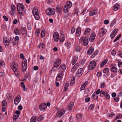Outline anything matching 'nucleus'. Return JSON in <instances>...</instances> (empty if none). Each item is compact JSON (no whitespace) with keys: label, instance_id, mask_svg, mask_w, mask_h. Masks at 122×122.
<instances>
[{"label":"nucleus","instance_id":"14","mask_svg":"<svg viewBox=\"0 0 122 122\" xmlns=\"http://www.w3.org/2000/svg\"><path fill=\"white\" fill-rule=\"evenodd\" d=\"M74 104V103L73 102H71L69 104V105L67 106V109L69 111H71L73 107Z\"/></svg>","mask_w":122,"mask_h":122},{"label":"nucleus","instance_id":"34","mask_svg":"<svg viewBox=\"0 0 122 122\" xmlns=\"http://www.w3.org/2000/svg\"><path fill=\"white\" fill-rule=\"evenodd\" d=\"M69 86V84L68 83H66L65 85L64 88V91H66L68 89Z\"/></svg>","mask_w":122,"mask_h":122},{"label":"nucleus","instance_id":"2","mask_svg":"<svg viewBox=\"0 0 122 122\" xmlns=\"http://www.w3.org/2000/svg\"><path fill=\"white\" fill-rule=\"evenodd\" d=\"M61 60L60 59H58L54 62L53 68L52 69V71H54L56 70V68H57L61 63Z\"/></svg>","mask_w":122,"mask_h":122},{"label":"nucleus","instance_id":"50","mask_svg":"<svg viewBox=\"0 0 122 122\" xmlns=\"http://www.w3.org/2000/svg\"><path fill=\"white\" fill-rule=\"evenodd\" d=\"M2 106H5L7 105V102L5 100H4L3 101L2 103Z\"/></svg>","mask_w":122,"mask_h":122},{"label":"nucleus","instance_id":"13","mask_svg":"<svg viewBox=\"0 0 122 122\" xmlns=\"http://www.w3.org/2000/svg\"><path fill=\"white\" fill-rule=\"evenodd\" d=\"M20 95L18 96L17 97L15 98L14 100V102L15 105H17L20 100Z\"/></svg>","mask_w":122,"mask_h":122},{"label":"nucleus","instance_id":"29","mask_svg":"<svg viewBox=\"0 0 122 122\" xmlns=\"http://www.w3.org/2000/svg\"><path fill=\"white\" fill-rule=\"evenodd\" d=\"M111 70L113 72L115 73L117 71V68L115 67H112L111 68Z\"/></svg>","mask_w":122,"mask_h":122},{"label":"nucleus","instance_id":"55","mask_svg":"<svg viewBox=\"0 0 122 122\" xmlns=\"http://www.w3.org/2000/svg\"><path fill=\"white\" fill-rule=\"evenodd\" d=\"M105 85V83L103 82L100 85V86L101 88H104Z\"/></svg>","mask_w":122,"mask_h":122},{"label":"nucleus","instance_id":"8","mask_svg":"<svg viewBox=\"0 0 122 122\" xmlns=\"http://www.w3.org/2000/svg\"><path fill=\"white\" fill-rule=\"evenodd\" d=\"M65 113V111L63 109L57 112L56 114L57 116L59 117H61Z\"/></svg>","mask_w":122,"mask_h":122},{"label":"nucleus","instance_id":"58","mask_svg":"<svg viewBox=\"0 0 122 122\" xmlns=\"http://www.w3.org/2000/svg\"><path fill=\"white\" fill-rule=\"evenodd\" d=\"M117 28H116V29H115L114 30L112 31V32H113V34L114 35V34H115L117 32Z\"/></svg>","mask_w":122,"mask_h":122},{"label":"nucleus","instance_id":"39","mask_svg":"<svg viewBox=\"0 0 122 122\" xmlns=\"http://www.w3.org/2000/svg\"><path fill=\"white\" fill-rule=\"evenodd\" d=\"M44 117V116L43 115H41L40 116H39L38 117L37 119V121L38 122L40 121L41 120H43Z\"/></svg>","mask_w":122,"mask_h":122},{"label":"nucleus","instance_id":"32","mask_svg":"<svg viewBox=\"0 0 122 122\" xmlns=\"http://www.w3.org/2000/svg\"><path fill=\"white\" fill-rule=\"evenodd\" d=\"M44 46L45 45L43 43H41L39 44L38 47L40 49H42L44 48Z\"/></svg>","mask_w":122,"mask_h":122},{"label":"nucleus","instance_id":"59","mask_svg":"<svg viewBox=\"0 0 122 122\" xmlns=\"http://www.w3.org/2000/svg\"><path fill=\"white\" fill-rule=\"evenodd\" d=\"M40 31L39 30H37L35 32L36 35L37 36H38L39 34Z\"/></svg>","mask_w":122,"mask_h":122},{"label":"nucleus","instance_id":"20","mask_svg":"<svg viewBox=\"0 0 122 122\" xmlns=\"http://www.w3.org/2000/svg\"><path fill=\"white\" fill-rule=\"evenodd\" d=\"M97 10H94L89 13V14L91 16H92L95 15L97 13Z\"/></svg>","mask_w":122,"mask_h":122},{"label":"nucleus","instance_id":"53","mask_svg":"<svg viewBox=\"0 0 122 122\" xmlns=\"http://www.w3.org/2000/svg\"><path fill=\"white\" fill-rule=\"evenodd\" d=\"M78 10L77 9H76L75 10V13L74 14V15H76V16H77L78 15Z\"/></svg>","mask_w":122,"mask_h":122},{"label":"nucleus","instance_id":"5","mask_svg":"<svg viewBox=\"0 0 122 122\" xmlns=\"http://www.w3.org/2000/svg\"><path fill=\"white\" fill-rule=\"evenodd\" d=\"M55 12V10L52 8H48L46 11V14L50 15H53Z\"/></svg>","mask_w":122,"mask_h":122},{"label":"nucleus","instance_id":"22","mask_svg":"<svg viewBox=\"0 0 122 122\" xmlns=\"http://www.w3.org/2000/svg\"><path fill=\"white\" fill-rule=\"evenodd\" d=\"M4 43V45L6 46H8L10 42L7 40V39L6 38H5L3 40Z\"/></svg>","mask_w":122,"mask_h":122},{"label":"nucleus","instance_id":"4","mask_svg":"<svg viewBox=\"0 0 122 122\" xmlns=\"http://www.w3.org/2000/svg\"><path fill=\"white\" fill-rule=\"evenodd\" d=\"M11 67L12 70L14 72L19 71L18 65L16 62H12L11 66Z\"/></svg>","mask_w":122,"mask_h":122},{"label":"nucleus","instance_id":"3","mask_svg":"<svg viewBox=\"0 0 122 122\" xmlns=\"http://www.w3.org/2000/svg\"><path fill=\"white\" fill-rule=\"evenodd\" d=\"M79 42L81 43L82 42L83 45L85 46L88 45V40L87 38H85L84 37H82L80 39Z\"/></svg>","mask_w":122,"mask_h":122},{"label":"nucleus","instance_id":"46","mask_svg":"<svg viewBox=\"0 0 122 122\" xmlns=\"http://www.w3.org/2000/svg\"><path fill=\"white\" fill-rule=\"evenodd\" d=\"M103 73H108L109 71V70L107 68H106L104 69L103 70Z\"/></svg>","mask_w":122,"mask_h":122},{"label":"nucleus","instance_id":"30","mask_svg":"<svg viewBox=\"0 0 122 122\" xmlns=\"http://www.w3.org/2000/svg\"><path fill=\"white\" fill-rule=\"evenodd\" d=\"M15 34L16 35H19L20 34V32L19 29L17 28H15L14 30Z\"/></svg>","mask_w":122,"mask_h":122},{"label":"nucleus","instance_id":"9","mask_svg":"<svg viewBox=\"0 0 122 122\" xmlns=\"http://www.w3.org/2000/svg\"><path fill=\"white\" fill-rule=\"evenodd\" d=\"M53 38L54 41L55 42L58 41L59 39V35L58 33L57 32H55L53 35Z\"/></svg>","mask_w":122,"mask_h":122},{"label":"nucleus","instance_id":"17","mask_svg":"<svg viewBox=\"0 0 122 122\" xmlns=\"http://www.w3.org/2000/svg\"><path fill=\"white\" fill-rule=\"evenodd\" d=\"M81 29L79 27L77 28L76 30V35L77 36H80L81 33Z\"/></svg>","mask_w":122,"mask_h":122},{"label":"nucleus","instance_id":"35","mask_svg":"<svg viewBox=\"0 0 122 122\" xmlns=\"http://www.w3.org/2000/svg\"><path fill=\"white\" fill-rule=\"evenodd\" d=\"M98 52V51L97 50L91 56V57L92 58H93L95 57V56L97 55Z\"/></svg>","mask_w":122,"mask_h":122},{"label":"nucleus","instance_id":"1","mask_svg":"<svg viewBox=\"0 0 122 122\" xmlns=\"http://www.w3.org/2000/svg\"><path fill=\"white\" fill-rule=\"evenodd\" d=\"M17 10L20 15H23L25 13V10L24 8V6L22 3H19L17 6Z\"/></svg>","mask_w":122,"mask_h":122},{"label":"nucleus","instance_id":"44","mask_svg":"<svg viewBox=\"0 0 122 122\" xmlns=\"http://www.w3.org/2000/svg\"><path fill=\"white\" fill-rule=\"evenodd\" d=\"M90 29L89 28L86 29L85 31L84 34L85 35H86L87 33L90 31Z\"/></svg>","mask_w":122,"mask_h":122},{"label":"nucleus","instance_id":"28","mask_svg":"<svg viewBox=\"0 0 122 122\" xmlns=\"http://www.w3.org/2000/svg\"><path fill=\"white\" fill-rule=\"evenodd\" d=\"M81 46L79 45H78L75 49V51L77 52H80L81 50Z\"/></svg>","mask_w":122,"mask_h":122},{"label":"nucleus","instance_id":"11","mask_svg":"<svg viewBox=\"0 0 122 122\" xmlns=\"http://www.w3.org/2000/svg\"><path fill=\"white\" fill-rule=\"evenodd\" d=\"M101 94H102L103 96L105 97L107 99H109L110 98V96L107 92H105L102 90H101Z\"/></svg>","mask_w":122,"mask_h":122},{"label":"nucleus","instance_id":"24","mask_svg":"<svg viewBox=\"0 0 122 122\" xmlns=\"http://www.w3.org/2000/svg\"><path fill=\"white\" fill-rule=\"evenodd\" d=\"M36 117L35 116H33L30 120V122H36Z\"/></svg>","mask_w":122,"mask_h":122},{"label":"nucleus","instance_id":"37","mask_svg":"<svg viewBox=\"0 0 122 122\" xmlns=\"http://www.w3.org/2000/svg\"><path fill=\"white\" fill-rule=\"evenodd\" d=\"M77 118L78 119L81 120L82 117V115L81 113H79L77 114L76 116Z\"/></svg>","mask_w":122,"mask_h":122},{"label":"nucleus","instance_id":"63","mask_svg":"<svg viewBox=\"0 0 122 122\" xmlns=\"http://www.w3.org/2000/svg\"><path fill=\"white\" fill-rule=\"evenodd\" d=\"M11 10H14L15 8V7L14 5H11Z\"/></svg>","mask_w":122,"mask_h":122},{"label":"nucleus","instance_id":"45","mask_svg":"<svg viewBox=\"0 0 122 122\" xmlns=\"http://www.w3.org/2000/svg\"><path fill=\"white\" fill-rule=\"evenodd\" d=\"M45 31L44 30H43L41 32V37H43L45 35Z\"/></svg>","mask_w":122,"mask_h":122},{"label":"nucleus","instance_id":"61","mask_svg":"<svg viewBox=\"0 0 122 122\" xmlns=\"http://www.w3.org/2000/svg\"><path fill=\"white\" fill-rule=\"evenodd\" d=\"M23 107L21 105H19L18 107V109L19 110H21L22 109Z\"/></svg>","mask_w":122,"mask_h":122},{"label":"nucleus","instance_id":"6","mask_svg":"<svg viewBox=\"0 0 122 122\" xmlns=\"http://www.w3.org/2000/svg\"><path fill=\"white\" fill-rule=\"evenodd\" d=\"M96 65V62L94 61H91L90 63L88 66V69L89 70H93Z\"/></svg>","mask_w":122,"mask_h":122},{"label":"nucleus","instance_id":"47","mask_svg":"<svg viewBox=\"0 0 122 122\" xmlns=\"http://www.w3.org/2000/svg\"><path fill=\"white\" fill-rule=\"evenodd\" d=\"M65 38L64 36H60V40L61 42H63L65 40Z\"/></svg>","mask_w":122,"mask_h":122},{"label":"nucleus","instance_id":"64","mask_svg":"<svg viewBox=\"0 0 122 122\" xmlns=\"http://www.w3.org/2000/svg\"><path fill=\"white\" fill-rule=\"evenodd\" d=\"M116 23V21L115 20H113V21L112 23H111L110 25V26H112V25H113L115 24Z\"/></svg>","mask_w":122,"mask_h":122},{"label":"nucleus","instance_id":"60","mask_svg":"<svg viewBox=\"0 0 122 122\" xmlns=\"http://www.w3.org/2000/svg\"><path fill=\"white\" fill-rule=\"evenodd\" d=\"M75 30L74 28H72L71 31V33L72 34H73L75 32Z\"/></svg>","mask_w":122,"mask_h":122},{"label":"nucleus","instance_id":"31","mask_svg":"<svg viewBox=\"0 0 122 122\" xmlns=\"http://www.w3.org/2000/svg\"><path fill=\"white\" fill-rule=\"evenodd\" d=\"M72 5V3L70 1L67 2L66 3V6H67L69 8L71 7Z\"/></svg>","mask_w":122,"mask_h":122},{"label":"nucleus","instance_id":"62","mask_svg":"<svg viewBox=\"0 0 122 122\" xmlns=\"http://www.w3.org/2000/svg\"><path fill=\"white\" fill-rule=\"evenodd\" d=\"M109 23V21L107 20H105L104 22V23L105 24H107Z\"/></svg>","mask_w":122,"mask_h":122},{"label":"nucleus","instance_id":"21","mask_svg":"<svg viewBox=\"0 0 122 122\" xmlns=\"http://www.w3.org/2000/svg\"><path fill=\"white\" fill-rule=\"evenodd\" d=\"M87 83V82L86 81L85 83H84L82 84V85L81 86L80 88L81 90H80V91L83 90L85 89V87L86 86Z\"/></svg>","mask_w":122,"mask_h":122},{"label":"nucleus","instance_id":"12","mask_svg":"<svg viewBox=\"0 0 122 122\" xmlns=\"http://www.w3.org/2000/svg\"><path fill=\"white\" fill-rule=\"evenodd\" d=\"M46 108V104L44 103H42L40 106V109L41 111L44 110Z\"/></svg>","mask_w":122,"mask_h":122},{"label":"nucleus","instance_id":"10","mask_svg":"<svg viewBox=\"0 0 122 122\" xmlns=\"http://www.w3.org/2000/svg\"><path fill=\"white\" fill-rule=\"evenodd\" d=\"M83 71L82 68L79 69L76 73V76L78 77L81 76L83 73Z\"/></svg>","mask_w":122,"mask_h":122},{"label":"nucleus","instance_id":"18","mask_svg":"<svg viewBox=\"0 0 122 122\" xmlns=\"http://www.w3.org/2000/svg\"><path fill=\"white\" fill-rule=\"evenodd\" d=\"M95 34H91L89 38L90 41L91 42H93L95 38Z\"/></svg>","mask_w":122,"mask_h":122},{"label":"nucleus","instance_id":"43","mask_svg":"<svg viewBox=\"0 0 122 122\" xmlns=\"http://www.w3.org/2000/svg\"><path fill=\"white\" fill-rule=\"evenodd\" d=\"M36 20H38L40 19V16L38 13L34 15Z\"/></svg>","mask_w":122,"mask_h":122},{"label":"nucleus","instance_id":"26","mask_svg":"<svg viewBox=\"0 0 122 122\" xmlns=\"http://www.w3.org/2000/svg\"><path fill=\"white\" fill-rule=\"evenodd\" d=\"M5 66L4 62L2 60H0V68L1 67H4Z\"/></svg>","mask_w":122,"mask_h":122},{"label":"nucleus","instance_id":"36","mask_svg":"<svg viewBox=\"0 0 122 122\" xmlns=\"http://www.w3.org/2000/svg\"><path fill=\"white\" fill-rule=\"evenodd\" d=\"M21 34L22 35H24L26 34L27 33L26 30L25 28H22L21 30Z\"/></svg>","mask_w":122,"mask_h":122},{"label":"nucleus","instance_id":"23","mask_svg":"<svg viewBox=\"0 0 122 122\" xmlns=\"http://www.w3.org/2000/svg\"><path fill=\"white\" fill-rule=\"evenodd\" d=\"M119 5L118 3H117L116 5L113 8V9L114 11L117 10L119 8Z\"/></svg>","mask_w":122,"mask_h":122},{"label":"nucleus","instance_id":"48","mask_svg":"<svg viewBox=\"0 0 122 122\" xmlns=\"http://www.w3.org/2000/svg\"><path fill=\"white\" fill-rule=\"evenodd\" d=\"M94 108V105L93 104H92L90 105L88 107L89 109L90 110H92Z\"/></svg>","mask_w":122,"mask_h":122},{"label":"nucleus","instance_id":"25","mask_svg":"<svg viewBox=\"0 0 122 122\" xmlns=\"http://www.w3.org/2000/svg\"><path fill=\"white\" fill-rule=\"evenodd\" d=\"M33 15L38 13V9L36 8H34L32 11Z\"/></svg>","mask_w":122,"mask_h":122},{"label":"nucleus","instance_id":"7","mask_svg":"<svg viewBox=\"0 0 122 122\" xmlns=\"http://www.w3.org/2000/svg\"><path fill=\"white\" fill-rule=\"evenodd\" d=\"M106 32L107 30L106 29L102 28L99 31V35L100 36L102 37L105 35Z\"/></svg>","mask_w":122,"mask_h":122},{"label":"nucleus","instance_id":"27","mask_svg":"<svg viewBox=\"0 0 122 122\" xmlns=\"http://www.w3.org/2000/svg\"><path fill=\"white\" fill-rule=\"evenodd\" d=\"M27 65V61L26 59H24L22 61V66H26Z\"/></svg>","mask_w":122,"mask_h":122},{"label":"nucleus","instance_id":"19","mask_svg":"<svg viewBox=\"0 0 122 122\" xmlns=\"http://www.w3.org/2000/svg\"><path fill=\"white\" fill-rule=\"evenodd\" d=\"M66 66L65 65L63 64H61L60 66L59 69H62L63 70L62 71L63 72L66 69Z\"/></svg>","mask_w":122,"mask_h":122},{"label":"nucleus","instance_id":"56","mask_svg":"<svg viewBox=\"0 0 122 122\" xmlns=\"http://www.w3.org/2000/svg\"><path fill=\"white\" fill-rule=\"evenodd\" d=\"M122 117L121 115L120 114H118L117 115L116 117V118L118 119Z\"/></svg>","mask_w":122,"mask_h":122},{"label":"nucleus","instance_id":"57","mask_svg":"<svg viewBox=\"0 0 122 122\" xmlns=\"http://www.w3.org/2000/svg\"><path fill=\"white\" fill-rule=\"evenodd\" d=\"M111 54L113 56H115L116 54L115 51L114 50H113L112 51Z\"/></svg>","mask_w":122,"mask_h":122},{"label":"nucleus","instance_id":"38","mask_svg":"<svg viewBox=\"0 0 122 122\" xmlns=\"http://www.w3.org/2000/svg\"><path fill=\"white\" fill-rule=\"evenodd\" d=\"M107 62V60H104L103 61L101 64L100 66L101 67L103 66L104 65H105Z\"/></svg>","mask_w":122,"mask_h":122},{"label":"nucleus","instance_id":"51","mask_svg":"<svg viewBox=\"0 0 122 122\" xmlns=\"http://www.w3.org/2000/svg\"><path fill=\"white\" fill-rule=\"evenodd\" d=\"M19 116V115H16L14 116L13 117V119L14 120V121H15V120Z\"/></svg>","mask_w":122,"mask_h":122},{"label":"nucleus","instance_id":"52","mask_svg":"<svg viewBox=\"0 0 122 122\" xmlns=\"http://www.w3.org/2000/svg\"><path fill=\"white\" fill-rule=\"evenodd\" d=\"M22 70L23 72L25 71L26 70L27 67L26 66H22Z\"/></svg>","mask_w":122,"mask_h":122},{"label":"nucleus","instance_id":"15","mask_svg":"<svg viewBox=\"0 0 122 122\" xmlns=\"http://www.w3.org/2000/svg\"><path fill=\"white\" fill-rule=\"evenodd\" d=\"M94 50V48L93 47H90L88 50L87 53L88 54L90 55L93 52Z\"/></svg>","mask_w":122,"mask_h":122},{"label":"nucleus","instance_id":"41","mask_svg":"<svg viewBox=\"0 0 122 122\" xmlns=\"http://www.w3.org/2000/svg\"><path fill=\"white\" fill-rule=\"evenodd\" d=\"M75 79L74 78H72L71 81L70 83V85L71 86H72L75 82Z\"/></svg>","mask_w":122,"mask_h":122},{"label":"nucleus","instance_id":"16","mask_svg":"<svg viewBox=\"0 0 122 122\" xmlns=\"http://www.w3.org/2000/svg\"><path fill=\"white\" fill-rule=\"evenodd\" d=\"M62 8L60 5H58L56 7V12H58L59 14L61 12Z\"/></svg>","mask_w":122,"mask_h":122},{"label":"nucleus","instance_id":"33","mask_svg":"<svg viewBox=\"0 0 122 122\" xmlns=\"http://www.w3.org/2000/svg\"><path fill=\"white\" fill-rule=\"evenodd\" d=\"M63 74V71H61L60 72L57 76L58 77H59L60 79H62V75Z\"/></svg>","mask_w":122,"mask_h":122},{"label":"nucleus","instance_id":"42","mask_svg":"<svg viewBox=\"0 0 122 122\" xmlns=\"http://www.w3.org/2000/svg\"><path fill=\"white\" fill-rule=\"evenodd\" d=\"M69 7L65 5L64 8V11L65 13L67 12L68 10V9Z\"/></svg>","mask_w":122,"mask_h":122},{"label":"nucleus","instance_id":"54","mask_svg":"<svg viewBox=\"0 0 122 122\" xmlns=\"http://www.w3.org/2000/svg\"><path fill=\"white\" fill-rule=\"evenodd\" d=\"M27 27L29 30H30L31 29V26L30 23H28L27 24Z\"/></svg>","mask_w":122,"mask_h":122},{"label":"nucleus","instance_id":"40","mask_svg":"<svg viewBox=\"0 0 122 122\" xmlns=\"http://www.w3.org/2000/svg\"><path fill=\"white\" fill-rule=\"evenodd\" d=\"M92 98H94V100H97L98 97L97 96L93 93L92 96Z\"/></svg>","mask_w":122,"mask_h":122},{"label":"nucleus","instance_id":"49","mask_svg":"<svg viewBox=\"0 0 122 122\" xmlns=\"http://www.w3.org/2000/svg\"><path fill=\"white\" fill-rule=\"evenodd\" d=\"M65 45L67 48V49H69L70 48L71 46V44L69 43H66L65 44Z\"/></svg>","mask_w":122,"mask_h":122}]
</instances>
